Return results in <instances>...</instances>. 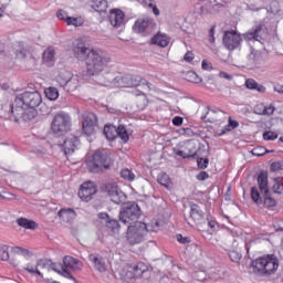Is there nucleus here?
I'll return each mask as SVG.
<instances>
[{
    "mask_svg": "<svg viewBox=\"0 0 283 283\" xmlns=\"http://www.w3.org/2000/svg\"><path fill=\"white\" fill-rule=\"evenodd\" d=\"M112 59L107 52L101 49H92L86 59V74L87 76H96L109 65Z\"/></svg>",
    "mask_w": 283,
    "mask_h": 283,
    "instance_id": "nucleus-1",
    "label": "nucleus"
},
{
    "mask_svg": "<svg viewBox=\"0 0 283 283\" xmlns=\"http://www.w3.org/2000/svg\"><path fill=\"white\" fill-rule=\"evenodd\" d=\"M112 168V157L105 150H96L86 160V169L90 174H105Z\"/></svg>",
    "mask_w": 283,
    "mask_h": 283,
    "instance_id": "nucleus-2",
    "label": "nucleus"
},
{
    "mask_svg": "<svg viewBox=\"0 0 283 283\" xmlns=\"http://www.w3.org/2000/svg\"><path fill=\"white\" fill-rule=\"evenodd\" d=\"M254 273L258 275H272L280 266V260L275 254H265L251 262Z\"/></svg>",
    "mask_w": 283,
    "mask_h": 283,
    "instance_id": "nucleus-3",
    "label": "nucleus"
},
{
    "mask_svg": "<svg viewBox=\"0 0 283 283\" xmlns=\"http://www.w3.org/2000/svg\"><path fill=\"white\" fill-rule=\"evenodd\" d=\"M140 216H143V210L136 202L123 203L118 213L119 222L127 224L128 227H132L136 222H140L138 221L140 220Z\"/></svg>",
    "mask_w": 283,
    "mask_h": 283,
    "instance_id": "nucleus-4",
    "label": "nucleus"
},
{
    "mask_svg": "<svg viewBox=\"0 0 283 283\" xmlns=\"http://www.w3.org/2000/svg\"><path fill=\"white\" fill-rule=\"evenodd\" d=\"M154 231L149 224L145 222H136L127 227L126 240L132 247L145 242V238L149 232Z\"/></svg>",
    "mask_w": 283,
    "mask_h": 283,
    "instance_id": "nucleus-5",
    "label": "nucleus"
},
{
    "mask_svg": "<svg viewBox=\"0 0 283 283\" xmlns=\"http://www.w3.org/2000/svg\"><path fill=\"white\" fill-rule=\"evenodd\" d=\"M72 129V117L65 112L54 115L51 123V132L54 136H65Z\"/></svg>",
    "mask_w": 283,
    "mask_h": 283,
    "instance_id": "nucleus-6",
    "label": "nucleus"
},
{
    "mask_svg": "<svg viewBox=\"0 0 283 283\" xmlns=\"http://www.w3.org/2000/svg\"><path fill=\"white\" fill-rule=\"evenodd\" d=\"M259 190L263 193V205L266 209H273L277 207V201L271 197V190H269V172L261 171L256 178Z\"/></svg>",
    "mask_w": 283,
    "mask_h": 283,
    "instance_id": "nucleus-7",
    "label": "nucleus"
},
{
    "mask_svg": "<svg viewBox=\"0 0 283 283\" xmlns=\"http://www.w3.org/2000/svg\"><path fill=\"white\" fill-rule=\"evenodd\" d=\"M17 105H21L27 109H35L39 107L41 103H43V98L41 97V93L38 91L34 92H23L15 97Z\"/></svg>",
    "mask_w": 283,
    "mask_h": 283,
    "instance_id": "nucleus-8",
    "label": "nucleus"
},
{
    "mask_svg": "<svg viewBox=\"0 0 283 283\" xmlns=\"http://www.w3.org/2000/svg\"><path fill=\"white\" fill-rule=\"evenodd\" d=\"M223 45L230 52L238 50L242 45V35L235 30L226 31L223 33Z\"/></svg>",
    "mask_w": 283,
    "mask_h": 283,
    "instance_id": "nucleus-9",
    "label": "nucleus"
},
{
    "mask_svg": "<svg viewBox=\"0 0 283 283\" xmlns=\"http://www.w3.org/2000/svg\"><path fill=\"white\" fill-rule=\"evenodd\" d=\"M92 49H90V44L85 41V39L81 38L74 41L73 43V56L77 61H86L90 57V53Z\"/></svg>",
    "mask_w": 283,
    "mask_h": 283,
    "instance_id": "nucleus-10",
    "label": "nucleus"
},
{
    "mask_svg": "<svg viewBox=\"0 0 283 283\" xmlns=\"http://www.w3.org/2000/svg\"><path fill=\"white\" fill-rule=\"evenodd\" d=\"M96 193H98V186H96V182L94 181H85L78 190V197L83 202L94 200Z\"/></svg>",
    "mask_w": 283,
    "mask_h": 283,
    "instance_id": "nucleus-11",
    "label": "nucleus"
},
{
    "mask_svg": "<svg viewBox=\"0 0 283 283\" xmlns=\"http://www.w3.org/2000/svg\"><path fill=\"white\" fill-rule=\"evenodd\" d=\"M96 127H98V118L94 113H86L83 115L82 129L86 136H93L96 134Z\"/></svg>",
    "mask_w": 283,
    "mask_h": 283,
    "instance_id": "nucleus-12",
    "label": "nucleus"
},
{
    "mask_svg": "<svg viewBox=\"0 0 283 283\" xmlns=\"http://www.w3.org/2000/svg\"><path fill=\"white\" fill-rule=\"evenodd\" d=\"M105 191L107 196L111 197L114 205H126L125 201L127 200V195H125V192H123L118 186L114 184H106Z\"/></svg>",
    "mask_w": 283,
    "mask_h": 283,
    "instance_id": "nucleus-13",
    "label": "nucleus"
},
{
    "mask_svg": "<svg viewBox=\"0 0 283 283\" xmlns=\"http://www.w3.org/2000/svg\"><path fill=\"white\" fill-rule=\"evenodd\" d=\"M245 41H258L262 43L266 39V27L264 24L253 25L247 33L243 34Z\"/></svg>",
    "mask_w": 283,
    "mask_h": 283,
    "instance_id": "nucleus-14",
    "label": "nucleus"
},
{
    "mask_svg": "<svg viewBox=\"0 0 283 283\" xmlns=\"http://www.w3.org/2000/svg\"><path fill=\"white\" fill-rule=\"evenodd\" d=\"M25 106L21 104H17V99H14V104L9 105L8 118L9 120H13L14 123H19L20 118H25Z\"/></svg>",
    "mask_w": 283,
    "mask_h": 283,
    "instance_id": "nucleus-15",
    "label": "nucleus"
},
{
    "mask_svg": "<svg viewBox=\"0 0 283 283\" xmlns=\"http://www.w3.org/2000/svg\"><path fill=\"white\" fill-rule=\"evenodd\" d=\"M130 273L133 274L134 280H138V277H144V280H149L151 275V271H149V265L144 262H138L134 266L130 268Z\"/></svg>",
    "mask_w": 283,
    "mask_h": 283,
    "instance_id": "nucleus-16",
    "label": "nucleus"
},
{
    "mask_svg": "<svg viewBox=\"0 0 283 283\" xmlns=\"http://www.w3.org/2000/svg\"><path fill=\"white\" fill-rule=\"evenodd\" d=\"M78 145H81V140L78 139V137L74 135H69L62 144V149L65 156H72Z\"/></svg>",
    "mask_w": 283,
    "mask_h": 283,
    "instance_id": "nucleus-17",
    "label": "nucleus"
},
{
    "mask_svg": "<svg viewBox=\"0 0 283 283\" xmlns=\"http://www.w3.org/2000/svg\"><path fill=\"white\" fill-rule=\"evenodd\" d=\"M149 28H154V20L151 18H139L133 25V32L135 34H144Z\"/></svg>",
    "mask_w": 283,
    "mask_h": 283,
    "instance_id": "nucleus-18",
    "label": "nucleus"
},
{
    "mask_svg": "<svg viewBox=\"0 0 283 283\" xmlns=\"http://www.w3.org/2000/svg\"><path fill=\"white\" fill-rule=\"evenodd\" d=\"M90 262L93 264V269L98 273H107V262H105V258L98 253H93L88 255Z\"/></svg>",
    "mask_w": 283,
    "mask_h": 283,
    "instance_id": "nucleus-19",
    "label": "nucleus"
},
{
    "mask_svg": "<svg viewBox=\"0 0 283 283\" xmlns=\"http://www.w3.org/2000/svg\"><path fill=\"white\" fill-rule=\"evenodd\" d=\"M97 218L99 220H105L106 228L108 231H112V233H118L120 231V223L118 220L109 217L107 212H99Z\"/></svg>",
    "mask_w": 283,
    "mask_h": 283,
    "instance_id": "nucleus-20",
    "label": "nucleus"
},
{
    "mask_svg": "<svg viewBox=\"0 0 283 283\" xmlns=\"http://www.w3.org/2000/svg\"><path fill=\"white\" fill-rule=\"evenodd\" d=\"M48 264V262L43 259H40L38 262H36V265H33L31 263H28L25 266H24V271H27V273H30V275L32 276H36L39 275V277H41V280H43V273H41V271H39V266L40 269H45V265Z\"/></svg>",
    "mask_w": 283,
    "mask_h": 283,
    "instance_id": "nucleus-21",
    "label": "nucleus"
},
{
    "mask_svg": "<svg viewBox=\"0 0 283 283\" xmlns=\"http://www.w3.org/2000/svg\"><path fill=\"white\" fill-rule=\"evenodd\" d=\"M111 25L120 28L125 23V12L120 9H113L109 15Z\"/></svg>",
    "mask_w": 283,
    "mask_h": 283,
    "instance_id": "nucleus-22",
    "label": "nucleus"
},
{
    "mask_svg": "<svg viewBox=\"0 0 283 283\" xmlns=\"http://www.w3.org/2000/svg\"><path fill=\"white\" fill-rule=\"evenodd\" d=\"M171 39L167 34L157 33L150 40L151 45H158V48H167Z\"/></svg>",
    "mask_w": 283,
    "mask_h": 283,
    "instance_id": "nucleus-23",
    "label": "nucleus"
},
{
    "mask_svg": "<svg viewBox=\"0 0 283 283\" xmlns=\"http://www.w3.org/2000/svg\"><path fill=\"white\" fill-rule=\"evenodd\" d=\"M130 81L132 74H126L114 77L112 83L116 85V87H129V85H132Z\"/></svg>",
    "mask_w": 283,
    "mask_h": 283,
    "instance_id": "nucleus-24",
    "label": "nucleus"
},
{
    "mask_svg": "<svg viewBox=\"0 0 283 283\" xmlns=\"http://www.w3.org/2000/svg\"><path fill=\"white\" fill-rule=\"evenodd\" d=\"M18 227H21L22 229H28L30 231H34L39 227V223H36L34 220L28 219V218H19L17 219Z\"/></svg>",
    "mask_w": 283,
    "mask_h": 283,
    "instance_id": "nucleus-25",
    "label": "nucleus"
},
{
    "mask_svg": "<svg viewBox=\"0 0 283 283\" xmlns=\"http://www.w3.org/2000/svg\"><path fill=\"white\" fill-rule=\"evenodd\" d=\"M54 56H56V51L54 48L49 46L46 50H44L42 54L44 65H54Z\"/></svg>",
    "mask_w": 283,
    "mask_h": 283,
    "instance_id": "nucleus-26",
    "label": "nucleus"
},
{
    "mask_svg": "<svg viewBox=\"0 0 283 283\" xmlns=\"http://www.w3.org/2000/svg\"><path fill=\"white\" fill-rule=\"evenodd\" d=\"M140 85H146V87H148V90H151V83L147 82V80L140 77V75H132L130 74L129 87H140Z\"/></svg>",
    "mask_w": 283,
    "mask_h": 283,
    "instance_id": "nucleus-27",
    "label": "nucleus"
},
{
    "mask_svg": "<svg viewBox=\"0 0 283 283\" xmlns=\"http://www.w3.org/2000/svg\"><path fill=\"white\" fill-rule=\"evenodd\" d=\"M91 8L99 14H102V12H107V0H91Z\"/></svg>",
    "mask_w": 283,
    "mask_h": 283,
    "instance_id": "nucleus-28",
    "label": "nucleus"
},
{
    "mask_svg": "<svg viewBox=\"0 0 283 283\" xmlns=\"http://www.w3.org/2000/svg\"><path fill=\"white\" fill-rule=\"evenodd\" d=\"M63 264L65 269H72L73 271L81 270V261L78 259H75L73 256H64Z\"/></svg>",
    "mask_w": 283,
    "mask_h": 283,
    "instance_id": "nucleus-29",
    "label": "nucleus"
},
{
    "mask_svg": "<svg viewBox=\"0 0 283 283\" xmlns=\"http://www.w3.org/2000/svg\"><path fill=\"white\" fill-rule=\"evenodd\" d=\"M245 87H247V90H253L255 92H259L260 94H264V92H266V87L264 85L258 83L253 78H248L245 81Z\"/></svg>",
    "mask_w": 283,
    "mask_h": 283,
    "instance_id": "nucleus-30",
    "label": "nucleus"
},
{
    "mask_svg": "<svg viewBox=\"0 0 283 283\" xmlns=\"http://www.w3.org/2000/svg\"><path fill=\"white\" fill-rule=\"evenodd\" d=\"M104 136L107 140H116L118 138V127L114 125L104 126Z\"/></svg>",
    "mask_w": 283,
    "mask_h": 283,
    "instance_id": "nucleus-31",
    "label": "nucleus"
},
{
    "mask_svg": "<svg viewBox=\"0 0 283 283\" xmlns=\"http://www.w3.org/2000/svg\"><path fill=\"white\" fill-rule=\"evenodd\" d=\"M190 218H192V220H202V218H205V212L202 211V209H200V206H198V203H191Z\"/></svg>",
    "mask_w": 283,
    "mask_h": 283,
    "instance_id": "nucleus-32",
    "label": "nucleus"
},
{
    "mask_svg": "<svg viewBox=\"0 0 283 283\" xmlns=\"http://www.w3.org/2000/svg\"><path fill=\"white\" fill-rule=\"evenodd\" d=\"M74 75L70 71H62L56 76V82L59 83L60 87L64 86Z\"/></svg>",
    "mask_w": 283,
    "mask_h": 283,
    "instance_id": "nucleus-33",
    "label": "nucleus"
},
{
    "mask_svg": "<svg viewBox=\"0 0 283 283\" xmlns=\"http://www.w3.org/2000/svg\"><path fill=\"white\" fill-rule=\"evenodd\" d=\"M64 92H76V88L78 87V78L74 77V75L64 84L61 86Z\"/></svg>",
    "mask_w": 283,
    "mask_h": 283,
    "instance_id": "nucleus-34",
    "label": "nucleus"
},
{
    "mask_svg": "<svg viewBox=\"0 0 283 283\" xmlns=\"http://www.w3.org/2000/svg\"><path fill=\"white\" fill-rule=\"evenodd\" d=\"M157 182L165 187V189H168V191H171V178L167 172H161L157 178Z\"/></svg>",
    "mask_w": 283,
    "mask_h": 283,
    "instance_id": "nucleus-35",
    "label": "nucleus"
},
{
    "mask_svg": "<svg viewBox=\"0 0 283 283\" xmlns=\"http://www.w3.org/2000/svg\"><path fill=\"white\" fill-rule=\"evenodd\" d=\"M264 0H250V4H248V10L251 12H259V10H263Z\"/></svg>",
    "mask_w": 283,
    "mask_h": 283,
    "instance_id": "nucleus-36",
    "label": "nucleus"
},
{
    "mask_svg": "<svg viewBox=\"0 0 283 283\" xmlns=\"http://www.w3.org/2000/svg\"><path fill=\"white\" fill-rule=\"evenodd\" d=\"M120 178L127 180L128 182H134L136 180V175L129 168H124L120 170Z\"/></svg>",
    "mask_w": 283,
    "mask_h": 283,
    "instance_id": "nucleus-37",
    "label": "nucleus"
},
{
    "mask_svg": "<svg viewBox=\"0 0 283 283\" xmlns=\"http://www.w3.org/2000/svg\"><path fill=\"white\" fill-rule=\"evenodd\" d=\"M117 138H120V140H123V143L129 142V133H127V128H125L124 125H119L117 127Z\"/></svg>",
    "mask_w": 283,
    "mask_h": 283,
    "instance_id": "nucleus-38",
    "label": "nucleus"
},
{
    "mask_svg": "<svg viewBox=\"0 0 283 283\" xmlns=\"http://www.w3.org/2000/svg\"><path fill=\"white\" fill-rule=\"evenodd\" d=\"M260 53H258V51L252 50L251 53L248 55V61L251 63V65H254L255 67H258V65H260Z\"/></svg>",
    "mask_w": 283,
    "mask_h": 283,
    "instance_id": "nucleus-39",
    "label": "nucleus"
},
{
    "mask_svg": "<svg viewBox=\"0 0 283 283\" xmlns=\"http://www.w3.org/2000/svg\"><path fill=\"white\" fill-rule=\"evenodd\" d=\"M251 199L255 205H262V196L260 195V190L255 186L251 188Z\"/></svg>",
    "mask_w": 283,
    "mask_h": 283,
    "instance_id": "nucleus-40",
    "label": "nucleus"
},
{
    "mask_svg": "<svg viewBox=\"0 0 283 283\" xmlns=\"http://www.w3.org/2000/svg\"><path fill=\"white\" fill-rule=\"evenodd\" d=\"M44 94L49 101H56V98H59V90L56 87L46 88Z\"/></svg>",
    "mask_w": 283,
    "mask_h": 283,
    "instance_id": "nucleus-41",
    "label": "nucleus"
},
{
    "mask_svg": "<svg viewBox=\"0 0 283 283\" xmlns=\"http://www.w3.org/2000/svg\"><path fill=\"white\" fill-rule=\"evenodd\" d=\"M57 216L60 218H76V211H74L72 208H63L59 211Z\"/></svg>",
    "mask_w": 283,
    "mask_h": 283,
    "instance_id": "nucleus-42",
    "label": "nucleus"
},
{
    "mask_svg": "<svg viewBox=\"0 0 283 283\" xmlns=\"http://www.w3.org/2000/svg\"><path fill=\"white\" fill-rule=\"evenodd\" d=\"M274 185L272 187L274 193L281 195L283 192V178L282 177H275L274 179Z\"/></svg>",
    "mask_w": 283,
    "mask_h": 283,
    "instance_id": "nucleus-43",
    "label": "nucleus"
},
{
    "mask_svg": "<svg viewBox=\"0 0 283 283\" xmlns=\"http://www.w3.org/2000/svg\"><path fill=\"white\" fill-rule=\"evenodd\" d=\"M192 160H197V166L199 169H207L209 167V158L200 157L197 153V158H193Z\"/></svg>",
    "mask_w": 283,
    "mask_h": 283,
    "instance_id": "nucleus-44",
    "label": "nucleus"
},
{
    "mask_svg": "<svg viewBox=\"0 0 283 283\" xmlns=\"http://www.w3.org/2000/svg\"><path fill=\"white\" fill-rule=\"evenodd\" d=\"M0 260L8 262L10 260V252H8V245L0 244Z\"/></svg>",
    "mask_w": 283,
    "mask_h": 283,
    "instance_id": "nucleus-45",
    "label": "nucleus"
},
{
    "mask_svg": "<svg viewBox=\"0 0 283 283\" xmlns=\"http://www.w3.org/2000/svg\"><path fill=\"white\" fill-rule=\"evenodd\" d=\"M176 154L184 159L193 160V158H197L198 156V150H196L195 153H185V150H178Z\"/></svg>",
    "mask_w": 283,
    "mask_h": 283,
    "instance_id": "nucleus-46",
    "label": "nucleus"
},
{
    "mask_svg": "<svg viewBox=\"0 0 283 283\" xmlns=\"http://www.w3.org/2000/svg\"><path fill=\"white\" fill-rule=\"evenodd\" d=\"M255 114H259V116H273V113L275 112L274 106H264L262 112L254 111Z\"/></svg>",
    "mask_w": 283,
    "mask_h": 283,
    "instance_id": "nucleus-47",
    "label": "nucleus"
},
{
    "mask_svg": "<svg viewBox=\"0 0 283 283\" xmlns=\"http://www.w3.org/2000/svg\"><path fill=\"white\" fill-rule=\"evenodd\" d=\"M13 253H15V255H22L23 258H28L31 255L30 250H28L25 248H21V247H14Z\"/></svg>",
    "mask_w": 283,
    "mask_h": 283,
    "instance_id": "nucleus-48",
    "label": "nucleus"
},
{
    "mask_svg": "<svg viewBox=\"0 0 283 283\" xmlns=\"http://www.w3.org/2000/svg\"><path fill=\"white\" fill-rule=\"evenodd\" d=\"M270 171L275 174L277 171H283V160L274 161L270 165Z\"/></svg>",
    "mask_w": 283,
    "mask_h": 283,
    "instance_id": "nucleus-49",
    "label": "nucleus"
},
{
    "mask_svg": "<svg viewBox=\"0 0 283 283\" xmlns=\"http://www.w3.org/2000/svg\"><path fill=\"white\" fill-rule=\"evenodd\" d=\"M66 25H74L75 28H81L83 25V21L78 20V18L69 17L65 21Z\"/></svg>",
    "mask_w": 283,
    "mask_h": 283,
    "instance_id": "nucleus-50",
    "label": "nucleus"
},
{
    "mask_svg": "<svg viewBox=\"0 0 283 283\" xmlns=\"http://www.w3.org/2000/svg\"><path fill=\"white\" fill-rule=\"evenodd\" d=\"M277 133L273 130L263 132V140H277Z\"/></svg>",
    "mask_w": 283,
    "mask_h": 283,
    "instance_id": "nucleus-51",
    "label": "nucleus"
},
{
    "mask_svg": "<svg viewBox=\"0 0 283 283\" xmlns=\"http://www.w3.org/2000/svg\"><path fill=\"white\" fill-rule=\"evenodd\" d=\"M229 258H230L231 262L238 263V262H240V260H242V254H240V252H238V251H230Z\"/></svg>",
    "mask_w": 283,
    "mask_h": 283,
    "instance_id": "nucleus-52",
    "label": "nucleus"
},
{
    "mask_svg": "<svg viewBox=\"0 0 283 283\" xmlns=\"http://www.w3.org/2000/svg\"><path fill=\"white\" fill-rule=\"evenodd\" d=\"M60 275H62L63 277H66V280H73V282L78 283V281H76V277L72 275V273L67 268H64V270L60 272Z\"/></svg>",
    "mask_w": 283,
    "mask_h": 283,
    "instance_id": "nucleus-53",
    "label": "nucleus"
},
{
    "mask_svg": "<svg viewBox=\"0 0 283 283\" xmlns=\"http://www.w3.org/2000/svg\"><path fill=\"white\" fill-rule=\"evenodd\" d=\"M51 269H52V271H54L55 273H59V275H61V273L65 269V265L63 263H52Z\"/></svg>",
    "mask_w": 283,
    "mask_h": 283,
    "instance_id": "nucleus-54",
    "label": "nucleus"
},
{
    "mask_svg": "<svg viewBox=\"0 0 283 283\" xmlns=\"http://www.w3.org/2000/svg\"><path fill=\"white\" fill-rule=\"evenodd\" d=\"M176 240H177V242H179V244H190L191 243V238L182 237V234H177Z\"/></svg>",
    "mask_w": 283,
    "mask_h": 283,
    "instance_id": "nucleus-55",
    "label": "nucleus"
},
{
    "mask_svg": "<svg viewBox=\"0 0 283 283\" xmlns=\"http://www.w3.org/2000/svg\"><path fill=\"white\" fill-rule=\"evenodd\" d=\"M208 41L211 44L216 43V25L210 28Z\"/></svg>",
    "mask_w": 283,
    "mask_h": 283,
    "instance_id": "nucleus-56",
    "label": "nucleus"
},
{
    "mask_svg": "<svg viewBox=\"0 0 283 283\" xmlns=\"http://www.w3.org/2000/svg\"><path fill=\"white\" fill-rule=\"evenodd\" d=\"M56 17H57V19H60L61 21H67V18L70 17V15H67V12L65 11V10H63V9H60L57 12H56Z\"/></svg>",
    "mask_w": 283,
    "mask_h": 283,
    "instance_id": "nucleus-57",
    "label": "nucleus"
},
{
    "mask_svg": "<svg viewBox=\"0 0 283 283\" xmlns=\"http://www.w3.org/2000/svg\"><path fill=\"white\" fill-rule=\"evenodd\" d=\"M264 154H269V150L264 149V148H253L252 149V155L253 156H264Z\"/></svg>",
    "mask_w": 283,
    "mask_h": 283,
    "instance_id": "nucleus-58",
    "label": "nucleus"
},
{
    "mask_svg": "<svg viewBox=\"0 0 283 283\" xmlns=\"http://www.w3.org/2000/svg\"><path fill=\"white\" fill-rule=\"evenodd\" d=\"M189 74L192 77L189 80L190 83H202V77L198 76V74H196V72H190Z\"/></svg>",
    "mask_w": 283,
    "mask_h": 283,
    "instance_id": "nucleus-59",
    "label": "nucleus"
},
{
    "mask_svg": "<svg viewBox=\"0 0 283 283\" xmlns=\"http://www.w3.org/2000/svg\"><path fill=\"white\" fill-rule=\"evenodd\" d=\"M27 118H28V120H34V118H36V111H31L29 113H25V111H24L23 119L27 120Z\"/></svg>",
    "mask_w": 283,
    "mask_h": 283,
    "instance_id": "nucleus-60",
    "label": "nucleus"
},
{
    "mask_svg": "<svg viewBox=\"0 0 283 283\" xmlns=\"http://www.w3.org/2000/svg\"><path fill=\"white\" fill-rule=\"evenodd\" d=\"M182 123H185V118L180 117V116H175L172 118V125L175 127H180V125H182Z\"/></svg>",
    "mask_w": 283,
    "mask_h": 283,
    "instance_id": "nucleus-61",
    "label": "nucleus"
},
{
    "mask_svg": "<svg viewBox=\"0 0 283 283\" xmlns=\"http://www.w3.org/2000/svg\"><path fill=\"white\" fill-rule=\"evenodd\" d=\"M15 54H17L18 59H27L28 55L30 54V51L22 49L20 51H17Z\"/></svg>",
    "mask_w": 283,
    "mask_h": 283,
    "instance_id": "nucleus-62",
    "label": "nucleus"
},
{
    "mask_svg": "<svg viewBox=\"0 0 283 283\" xmlns=\"http://www.w3.org/2000/svg\"><path fill=\"white\" fill-rule=\"evenodd\" d=\"M208 178H209V172L207 171H201L197 175V180H200V181L208 180Z\"/></svg>",
    "mask_w": 283,
    "mask_h": 283,
    "instance_id": "nucleus-63",
    "label": "nucleus"
},
{
    "mask_svg": "<svg viewBox=\"0 0 283 283\" xmlns=\"http://www.w3.org/2000/svg\"><path fill=\"white\" fill-rule=\"evenodd\" d=\"M274 229L276 232L283 231V219L274 224Z\"/></svg>",
    "mask_w": 283,
    "mask_h": 283,
    "instance_id": "nucleus-64",
    "label": "nucleus"
}]
</instances>
